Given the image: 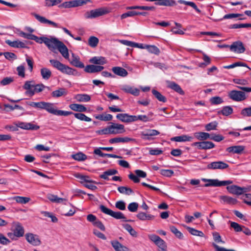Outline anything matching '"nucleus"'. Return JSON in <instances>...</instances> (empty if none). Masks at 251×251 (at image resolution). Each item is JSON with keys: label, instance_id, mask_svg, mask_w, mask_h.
Returning a JSON list of instances; mask_svg holds the SVG:
<instances>
[{"label": "nucleus", "instance_id": "nucleus-44", "mask_svg": "<svg viewBox=\"0 0 251 251\" xmlns=\"http://www.w3.org/2000/svg\"><path fill=\"white\" fill-rule=\"evenodd\" d=\"M186 229L192 235L200 237H203L204 236V233L200 230L196 229L194 228L190 227H187Z\"/></svg>", "mask_w": 251, "mask_h": 251}, {"label": "nucleus", "instance_id": "nucleus-23", "mask_svg": "<svg viewBox=\"0 0 251 251\" xmlns=\"http://www.w3.org/2000/svg\"><path fill=\"white\" fill-rule=\"evenodd\" d=\"M112 71L115 75L122 77H125L128 75L127 71L121 67H114L112 68Z\"/></svg>", "mask_w": 251, "mask_h": 251}, {"label": "nucleus", "instance_id": "nucleus-51", "mask_svg": "<svg viewBox=\"0 0 251 251\" xmlns=\"http://www.w3.org/2000/svg\"><path fill=\"white\" fill-rule=\"evenodd\" d=\"M238 66H244V67H247L249 69L251 70V68L250 67H249L246 64H245V63H242L241 62H235L232 64H231V65H227V66H224V68L225 69H232V68H234L235 67H238Z\"/></svg>", "mask_w": 251, "mask_h": 251}, {"label": "nucleus", "instance_id": "nucleus-5", "mask_svg": "<svg viewBox=\"0 0 251 251\" xmlns=\"http://www.w3.org/2000/svg\"><path fill=\"white\" fill-rule=\"evenodd\" d=\"M100 209L101 210V211L103 213L110 215L116 219H125V217L122 212L119 211H113L112 210L107 208L103 205H100Z\"/></svg>", "mask_w": 251, "mask_h": 251}, {"label": "nucleus", "instance_id": "nucleus-12", "mask_svg": "<svg viewBox=\"0 0 251 251\" xmlns=\"http://www.w3.org/2000/svg\"><path fill=\"white\" fill-rule=\"evenodd\" d=\"M229 48L231 51L239 53H243L245 50L243 43L240 41L234 42Z\"/></svg>", "mask_w": 251, "mask_h": 251}, {"label": "nucleus", "instance_id": "nucleus-63", "mask_svg": "<svg viewBox=\"0 0 251 251\" xmlns=\"http://www.w3.org/2000/svg\"><path fill=\"white\" fill-rule=\"evenodd\" d=\"M230 226L236 232H240L243 230L242 226L236 222H231L230 223Z\"/></svg>", "mask_w": 251, "mask_h": 251}, {"label": "nucleus", "instance_id": "nucleus-41", "mask_svg": "<svg viewBox=\"0 0 251 251\" xmlns=\"http://www.w3.org/2000/svg\"><path fill=\"white\" fill-rule=\"evenodd\" d=\"M152 93L159 101L163 102H166L167 101V99L166 97L157 90L152 89Z\"/></svg>", "mask_w": 251, "mask_h": 251}, {"label": "nucleus", "instance_id": "nucleus-15", "mask_svg": "<svg viewBox=\"0 0 251 251\" xmlns=\"http://www.w3.org/2000/svg\"><path fill=\"white\" fill-rule=\"evenodd\" d=\"M103 69L100 65H88L85 67L84 71L88 73H95L101 72Z\"/></svg>", "mask_w": 251, "mask_h": 251}, {"label": "nucleus", "instance_id": "nucleus-56", "mask_svg": "<svg viewBox=\"0 0 251 251\" xmlns=\"http://www.w3.org/2000/svg\"><path fill=\"white\" fill-rule=\"evenodd\" d=\"M170 230L176 237L179 239H182L183 237L182 233L179 231L175 226H172L170 227Z\"/></svg>", "mask_w": 251, "mask_h": 251}, {"label": "nucleus", "instance_id": "nucleus-27", "mask_svg": "<svg viewBox=\"0 0 251 251\" xmlns=\"http://www.w3.org/2000/svg\"><path fill=\"white\" fill-rule=\"evenodd\" d=\"M75 99L78 102H88L90 100L91 97L86 94H80L75 95Z\"/></svg>", "mask_w": 251, "mask_h": 251}, {"label": "nucleus", "instance_id": "nucleus-1", "mask_svg": "<svg viewBox=\"0 0 251 251\" xmlns=\"http://www.w3.org/2000/svg\"><path fill=\"white\" fill-rule=\"evenodd\" d=\"M45 44L51 51L55 52V50H57L65 59H69V54L68 48L63 42L56 38L53 37H47Z\"/></svg>", "mask_w": 251, "mask_h": 251}, {"label": "nucleus", "instance_id": "nucleus-62", "mask_svg": "<svg viewBox=\"0 0 251 251\" xmlns=\"http://www.w3.org/2000/svg\"><path fill=\"white\" fill-rule=\"evenodd\" d=\"M160 173L163 176L171 177L174 174V172L172 170L162 169L160 170Z\"/></svg>", "mask_w": 251, "mask_h": 251}, {"label": "nucleus", "instance_id": "nucleus-59", "mask_svg": "<svg viewBox=\"0 0 251 251\" xmlns=\"http://www.w3.org/2000/svg\"><path fill=\"white\" fill-rule=\"evenodd\" d=\"M133 117L135 118L134 119L135 120H134V122L140 120L144 122H147L150 121L149 117L145 115H140L138 116L133 115Z\"/></svg>", "mask_w": 251, "mask_h": 251}, {"label": "nucleus", "instance_id": "nucleus-25", "mask_svg": "<svg viewBox=\"0 0 251 251\" xmlns=\"http://www.w3.org/2000/svg\"><path fill=\"white\" fill-rule=\"evenodd\" d=\"M245 147L243 146H234L227 148L226 150L228 152L240 154L243 151Z\"/></svg>", "mask_w": 251, "mask_h": 251}, {"label": "nucleus", "instance_id": "nucleus-7", "mask_svg": "<svg viewBox=\"0 0 251 251\" xmlns=\"http://www.w3.org/2000/svg\"><path fill=\"white\" fill-rule=\"evenodd\" d=\"M25 239L28 243L34 246H39L41 241L39 236L32 233H27L25 234Z\"/></svg>", "mask_w": 251, "mask_h": 251}, {"label": "nucleus", "instance_id": "nucleus-45", "mask_svg": "<svg viewBox=\"0 0 251 251\" xmlns=\"http://www.w3.org/2000/svg\"><path fill=\"white\" fill-rule=\"evenodd\" d=\"M96 118L103 121H109L112 120L113 116L110 114H102L97 116Z\"/></svg>", "mask_w": 251, "mask_h": 251}, {"label": "nucleus", "instance_id": "nucleus-47", "mask_svg": "<svg viewBox=\"0 0 251 251\" xmlns=\"http://www.w3.org/2000/svg\"><path fill=\"white\" fill-rule=\"evenodd\" d=\"M72 157L75 160L79 161H84L87 159V156L82 152H78L72 155Z\"/></svg>", "mask_w": 251, "mask_h": 251}, {"label": "nucleus", "instance_id": "nucleus-49", "mask_svg": "<svg viewBox=\"0 0 251 251\" xmlns=\"http://www.w3.org/2000/svg\"><path fill=\"white\" fill-rule=\"evenodd\" d=\"M75 117L81 121H84L86 122H91L92 119L86 116L85 114L81 113H74Z\"/></svg>", "mask_w": 251, "mask_h": 251}, {"label": "nucleus", "instance_id": "nucleus-46", "mask_svg": "<svg viewBox=\"0 0 251 251\" xmlns=\"http://www.w3.org/2000/svg\"><path fill=\"white\" fill-rule=\"evenodd\" d=\"M178 2L181 4H184L185 5H189L193 7L197 12H201V10L198 8L196 4L193 2L187 1L184 0H178Z\"/></svg>", "mask_w": 251, "mask_h": 251}, {"label": "nucleus", "instance_id": "nucleus-58", "mask_svg": "<svg viewBox=\"0 0 251 251\" xmlns=\"http://www.w3.org/2000/svg\"><path fill=\"white\" fill-rule=\"evenodd\" d=\"M217 125H218V123L215 121L211 122V123L205 125V129L207 131L215 130L216 129Z\"/></svg>", "mask_w": 251, "mask_h": 251}, {"label": "nucleus", "instance_id": "nucleus-43", "mask_svg": "<svg viewBox=\"0 0 251 251\" xmlns=\"http://www.w3.org/2000/svg\"><path fill=\"white\" fill-rule=\"evenodd\" d=\"M155 244L159 248V251H167L166 244L161 238Z\"/></svg>", "mask_w": 251, "mask_h": 251}, {"label": "nucleus", "instance_id": "nucleus-55", "mask_svg": "<svg viewBox=\"0 0 251 251\" xmlns=\"http://www.w3.org/2000/svg\"><path fill=\"white\" fill-rule=\"evenodd\" d=\"M212 235L213 240L216 243H225V242L222 240L221 235L218 232H213Z\"/></svg>", "mask_w": 251, "mask_h": 251}, {"label": "nucleus", "instance_id": "nucleus-6", "mask_svg": "<svg viewBox=\"0 0 251 251\" xmlns=\"http://www.w3.org/2000/svg\"><path fill=\"white\" fill-rule=\"evenodd\" d=\"M11 230L14 232L17 237L20 238L25 234V229L22 225L18 222H14L12 224Z\"/></svg>", "mask_w": 251, "mask_h": 251}, {"label": "nucleus", "instance_id": "nucleus-24", "mask_svg": "<svg viewBox=\"0 0 251 251\" xmlns=\"http://www.w3.org/2000/svg\"><path fill=\"white\" fill-rule=\"evenodd\" d=\"M89 62L101 66L106 63V60L102 56H94L90 59Z\"/></svg>", "mask_w": 251, "mask_h": 251}, {"label": "nucleus", "instance_id": "nucleus-19", "mask_svg": "<svg viewBox=\"0 0 251 251\" xmlns=\"http://www.w3.org/2000/svg\"><path fill=\"white\" fill-rule=\"evenodd\" d=\"M111 244L115 251H130L127 247L123 246L117 240L111 241Z\"/></svg>", "mask_w": 251, "mask_h": 251}, {"label": "nucleus", "instance_id": "nucleus-53", "mask_svg": "<svg viewBox=\"0 0 251 251\" xmlns=\"http://www.w3.org/2000/svg\"><path fill=\"white\" fill-rule=\"evenodd\" d=\"M99 43V39L95 36H91L88 40V45L92 47H96Z\"/></svg>", "mask_w": 251, "mask_h": 251}, {"label": "nucleus", "instance_id": "nucleus-16", "mask_svg": "<svg viewBox=\"0 0 251 251\" xmlns=\"http://www.w3.org/2000/svg\"><path fill=\"white\" fill-rule=\"evenodd\" d=\"M17 126L21 128L26 130H37L39 128V126L29 123L19 122Z\"/></svg>", "mask_w": 251, "mask_h": 251}, {"label": "nucleus", "instance_id": "nucleus-31", "mask_svg": "<svg viewBox=\"0 0 251 251\" xmlns=\"http://www.w3.org/2000/svg\"><path fill=\"white\" fill-rule=\"evenodd\" d=\"M69 107L75 111L79 112H85L87 110L86 108L82 104L73 103L69 105Z\"/></svg>", "mask_w": 251, "mask_h": 251}, {"label": "nucleus", "instance_id": "nucleus-33", "mask_svg": "<svg viewBox=\"0 0 251 251\" xmlns=\"http://www.w3.org/2000/svg\"><path fill=\"white\" fill-rule=\"evenodd\" d=\"M59 8H70L77 7L76 0L65 1L60 4Z\"/></svg>", "mask_w": 251, "mask_h": 251}, {"label": "nucleus", "instance_id": "nucleus-29", "mask_svg": "<svg viewBox=\"0 0 251 251\" xmlns=\"http://www.w3.org/2000/svg\"><path fill=\"white\" fill-rule=\"evenodd\" d=\"M118 173V171L115 169H109L103 172L100 176V177L105 180H109L108 176L116 175Z\"/></svg>", "mask_w": 251, "mask_h": 251}, {"label": "nucleus", "instance_id": "nucleus-48", "mask_svg": "<svg viewBox=\"0 0 251 251\" xmlns=\"http://www.w3.org/2000/svg\"><path fill=\"white\" fill-rule=\"evenodd\" d=\"M124 227L133 237H136L137 236V232L131 227L130 225L126 224L124 225Z\"/></svg>", "mask_w": 251, "mask_h": 251}, {"label": "nucleus", "instance_id": "nucleus-52", "mask_svg": "<svg viewBox=\"0 0 251 251\" xmlns=\"http://www.w3.org/2000/svg\"><path fill=\"white\" fill-rule=\"evenodd\" d=\"M14 199L17 202L21 204H25L29 201L30 198L28 197L16 196L14 197Z\"/></svg>", "mask_w": 251, "mask_h": 251}, {"label": "nucleus", "instance_id": "nucleus-9", "mask_svg": "<svg viewBox=\"0 0 251 251\" xmlns=\"http://www.w3.org/2000/svg\"><path fill=\"white\" fill-rule=\"evenodd\" d=\"M159 132L155 129H146L140 133L141 138L144 140H149L151 137L158 135Z\"/></svg>", "mask_w": 251, "mask_h": 251}, {"label": "nucleus", "instance_id": "nucleus-35", "mask_svg": "<svg viewBox=\"0 0 251 251\" xmlns=\"http://www.w3.org/2000/svg\"><path fill=\"white\" fill-rule=\"evenodd\" d=\"M226 189L228 192L231 194L236 195H240V186L235 185H232L227 186Z\"/></svg>", "mask_w": 251, "mask_h": 251}, {"label": "nucleus", "instance_id": "nucleus-3", "mask_svg": "<svg viewBox=\"0 0 251 251\" xmlns=\"http://www.w3.org/2000/svg\"><path fill=\"white\" fill-rule=\"evenodd\" d=\"M50 62L51 65L55 69H57L61 73L68 75H75V71L72 68L63 64L60 61L50 59Z\"/></svg>", "mask_w": 251, "mask_h": 251}, {"label": "nucleus", "instance_id": "nucleus-21", "mask_svg": "<svg viewBox=\"0 0 251 251\" xmlns=\"http://www.w3.org/2000/svg\"><path fill=\"white\" fill-rule=\"evenodd\" d=\"M135 140L133 138H129L127 137H115L111 138L109 140V143L111 144L117 143H126L129 142L135 141Z\"/></svg>", "mask_w": 251, "mask_h": 251}, {"label": "nucleus", "instance_id": "nucleus-60", "mask_svg": "<svg viewBox=\"0 0 251 251\" xmlns=\"http://www.w3.org/2000/svg\"><path fill=\"white\" fill-rule=\"evenodd\" d=\"M243 117H251V106L243 108L241 111Z\"/></svg>", "mask_w": 251, "mask_h": 251}, {"label": "nucleus", "instance_id": "nucleus-40", "mask_svg": "<svg viewBox=\"0 0 251 251\" xmlns=\"http://www.w3.org/2000/svg\"><path fill=\"white\" fill-rule=\"evenodd\" d=\"M214 147V144L210 141L201 142V145H200V150H209L213 149Z\"/></svg>", "mask_w": 251, "mask_h": 251}, {"label": "nucleus", "instance_id": "nucleus-8", "mask_svg": "<svg viewBox=\"0 0 251 251\" xmlns=\"http://www.w3.org/2000/svg\"><path fill=\"white\" fill-rule=\"evenodd\" d=\"M106 13V11L102 8L96 9L87 11L84 14L86 19H93L102 16Z\"/></svg>", "mask_w": 251, "mask_h": 251}, {"label": "nucleus", "instance_id": "nucleus-57", "mask_svg": "<svg viewBox=\"0 0 251 251\" xmlns=\"http://www.w3.org/2000/svg\"><path fill=\"white\" fill-rule=\"evenodd\" d=\"M62 0H45V5L48 7H51L60 3Z\"/></svg>", "mask_w": 251, "mask_h": 251}, {"label": "nucleus", "instance_id": "nucleus-11", "mask_svg": "<svg viewBox=\"0 0 251 251\" xmlns=\"http://www.w3.org/2000/svg\"><path fill=\"white\" fill-rule=\"evenodd\" d=\"M109 127L110 134H121L125 132V126L121 124L112 123Z\"/></svg>", "mask_w": 251, "mask_h": 251}, {"label": "nucleus", "instance_id": "nucleus-10", "mask_svg": "<svg viewBox=\"0 0 251 251\" xmlns=\"http://www.w3.org/2000/svg\"><path fill=\"white\" fill-rule=\"evenodd\" d=\"M228 167V165L227 164L221 161L212 162L208 164L207 166V168L208 169L211 170H223L226 169Z\"/></svg>", "mask_w": 251, "mask_h": 251}, {"label": "nucleus", "instance_id": "nucleus-50", "mask_svg": "<svg viewBox=\"0 0 251 251\" xmlns=\"http://www.w3.org/2000/svg\"><path fill=\"white\" fill-rule=\"evenodd\" d=\"M146 49L148 50L150 53L155 54H158L160 52L159 49L154 45H146Z\"/></svg>", "mask_w": 251, "mask_h": 251}, {"label": "nucleus", "instance_id": "nucleus-54", "mask_svg": "<svg viewBox=\"0 0 251 251\" xmlns=\"http://www.w3.org/2000/svg\"><path fill=\"white\" fill-rule=\"evenodd\" d=\"M220 113L224 116H228L233 113V109L229 106L223 107Z\"/></svg>", "mask_w": 251, "mask_h": 251}, {"label": "nucleus", "instance_id": "nucleus-14", "mask_svg": "<svg viewBox=\"0 0 251 251\" xmlns=\"http://www.w3.org/2000/svg\"><path fill=\"white\" fill-rule=\"evenodd\" d=\"M116 118L122 122L125 123L133 122L134 120L133 119L135 118L133 117V115H129L126 113L118 114L116 116Z\"/></svg>", "mask_w": 251, "mask_h": 251}, {"label": "nucleus", "instance_id": "nucleus-38", "mask_svg": "<svg viewBox=\"0 0 251 251\" xmlns=\"http://www.w3.org/2000/svg\"><path fill=\"white\" fill-rule=\"evenodd\" d=\"M203 181L206 182L208 181V183L205 184V187L209 186H221V181H219L218 179H203Z\"/></svg>", "mask_w": 251, "mask_h": 251}, {"label": "nucleus", "instance_id": "nucleus-34", "mask_svg": "<svg viewBox=\"0 0 251 251\" xmlns=\"http://www.w3.org/2000/svg\"><path fill=\"white\" fill-rule=\"evenodd\" d=\"M169 87L174 90L176 92L180 95H184V92L182 90L180 86L175 82H171L168 85Z\"/></svg>", "mask_w": 251, "mask_h": 251}, {"label": "nucleus", "instance_id": "nucleus-18", "mask_svg": "<svg viewBox=\"0 0 251 251\" xmlns=\"http://www.w3.org/2000/svg\"><path fill=\"white\" fill-rule=\"evenodd\" d=\"M5 43L9 46L15 48H25L26 47L25 43L19 40L12 41L9 40L5 41Z\"/></svg>", "mask_w": 251, "mask_h": 251}, {"label": "nucleus", "instance_id": "nucleus-20", "mask_svg": "<svg viewBox=\"0 0 251 251\" xmlns=\"http://www.w3.org/2000/svg\"><path fill=\"white\" fill-rule=\"evenodd\" d=\"M34 17L41 23L48 24L51 25L52 26H53L54 27H58L57 24H56V23H55L54 22L50 21L43 16H41L39 15L35 14H34Z\"/></svg>", "mask_w": 251, "mask_h": 251}, {"label": "nucleus", "instance_id": "nucleus-32", "mask_svg": "<svg viewBox=\"0 0 251 251\" xmlns=\"http://www.w3.org/2000/svg\"><path fill=\"white\" fill-rule=\"evenodd\" d=\"M210 135L208 133L204 132H198L194 133V136L197 139L201 141L210 139Z\"/></svg>", "mask_w": 251, "mask_h": 251}, {"label": "nucleus", "instance_id": "nucleus-2", "mask_svg": "<svg viewBox=\"0 0 251 251\" xmlns=\"http://www.w3.org/2000/svg\"><path fill=\"white\" fill-rule=\"evenodd\" d=\"M236 87L243 91L235 90L230 91L228 94L229 99L233 101L238 102L245 100L247 98V96L245 92H251V88L239 86H237Z\"/></svg>", "mask_w": 251, "mask_h": 251}, {"label": "nucleus", "instance_id": "nucleus-26", "mask_svg": "<svg viewBox=\"0 0 251 251\" xmlns=\"http://www.w3.org/2000/svg\"><path fill=\"white\" fill-rule=\"evenodd\" d=\"M75 177L78 178L79 180V182L81 183L84 182L87 183H94L95 181L92 180L90 177L88 176L82 175L79 173H76L74 175Z\"/></svg>", "mask_w": 251, "mask_h": 251}, {"label": "nucleus", "instance_id": "nucleus-64", "mask_svg": "<svg viewBox=\"0 0 251 251\" xmlns=\"http://www.w3.org/2000/svg\"><path fill=\"white\" fill-rule=\"evenodd\" d=\"M138 204L136 202H131L128 205L127 208L130 212H134L137 210Z\"/></svg>", "mask_w": 251, "mask_h": 251}, {"label": "nucleus", "instance_id": "nucleus-22", "mask_svg": "<svg viewBox=\"0 0 251 251\" xmlns=\"http://www.w3.org/2000/svg\"><path fill=\"white\" fill-rule=\"evenodd\" d=\"M193 137L192 136L188 135H182L181 136L174 137L171 139V140L172 141L182 142L191 141Z\"/></svg>", "mask_w": 251, "mask_h": 251}, {"label": "nucleus", "instance_id": "nucleus-37", "mask_svg": "<svg viewBox=\"0 0 251 251\" xmlns=\"http://www.w3.org/2000/svg\"><path fill=\"white\" fill-rule=\"evenodd\" d=\"M41 75L44 79L48 80L51 76V72L47 68H43L41 69Z\"/></svg>", "mask_w": 251, "mask_h": 251}, {"label": "nucleus", "instance_id": "nucleus-39", "mask_svg": "<svg viewBox=\"0 0 251 251\" xmlns=\"http://www.w3.org/2000/svg\"><path fill=\"white\" fill-rule=\"evenodd\" d=\"M126 9L133 10V9H140L144 10H154L155 7L154 6H132L126 7Z\"/></svg>", "mask_w": 251, "mask_h": 251}, {"label": "nucleus", "instance_id": "nucleus-28", "mask_svg": "<svg viewBox=\"0 0 251 251\" xmlns=\"http://www.w3.org/2000/svg\"><path fill=\"white\" fill-rule=\"evenodd\" d=\"M46 87L43 84L34 85L32 91H29V96H32L35 93L42 92Z\"/></svg>", "mask_w": 251, "mask_h": 251}, {"label": "nucleus", "instance_id": "nucleus-36", "mask_svg": "<svg viewBox=\"0 0 251 251\" xmlns=\"http://www.w3.org/2000/svg\"><path fill=\"white\" fill-rule=\"evenodd\" d=\"M67 92L65 88H60L58 90L54 91L51 93V96L54 98H58L67 95Z\"/></svg>", "mask_w": 251, "mask_h": 251}, {"label": "nucleus", "instance_id": "nucleus-17", "mask_svg": "<svg viewBox=\"0 0 251 251\" xmlns=\"http://www.w3.org/2000/svg\"><path fill=\"white\" fill-rule=\"evenodd\" d=\"M70 63L72 65L76 67L80 68H83L84 67L83 63L80 61L79 57L75 55L74 53H72V59L70 60Z\"/></svg>", "mask_w": 251, "mask_h": 251}, {"label": "nucleus", "instance_id": "nucleus-61", "mask_svg": "<svg viewBox=\"0 0 251 251\" xmlns=\"http://www.w3.org/2000/svg\"><path fill=\"white\" fill-rule=\"evenodd\" d=\"M210 101L212 104H219L222 103L224 100L220 97H214L210 99Z\"/></svg>", "mask_w": 251, "mask_h": 251}, {"label": "nucleus", "instance_id": "nucleus-13", "mask_svg": "<svg viewBox=\"0 0 251 251\" xmlns=\"http://www.w3.org/2000/svg\"><path fill=\"white\" fill-rule=\"evenodd\" d=\"M121 90L126 93H129L134 96H138L140 94V90L138 88L128 85H123Z\"/></svg>", "mask_w": 251, "mask_h": 251}, {"label": "nucleus", "instance_id": "nucleus-30", "mask_svg": "<svg viewBox=\"0 0 251 251\" xmlns=\"http://www.w3.org/2000/svg\"><path fill=\"white\" fill-rule=\"evenodd\" d=\"M220 199L223 202L229 204H235L237 202L236 199L227 196H221Z\"/></svg>", "mask_w": 251, "mask_h": 251}, {"label": "nucleus", "instance_id": "nucleus-42", "mask_svg": "<svg viewBox=\"0 0 251 251\" xmlns=\"http://www.w3.org/2000/svg\"><path fill=\"white\" fill-rule=\"evenodd\" d=\"M118 190L120 193L126 195H130L133 193V191L131 188L125 186L119 187Z\"/></svg>", "mask_w": 251, "mask_h": 251}, {"label": "nucleus", "instance_id": "nucleus-4", "mask_svg": "<svg viewBox=\"0 0 251 251\" xmlns=\"http://www.w3.org/2000/svg\"><path fill=\"white\" fill-rule=\"evenodd\" d=\"M43 109L46 110L50 113L57 116H67L73 114L72 112L57 110L53 103L45 101Z\"/></svg>", "mask_w": 251, "mask_h": 251}]
</instances>
